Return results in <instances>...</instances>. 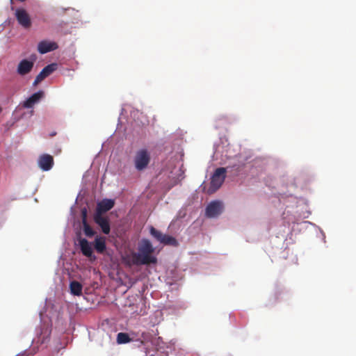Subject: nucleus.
<instances>
[{
  "label": "nucleus",
  "instance_id": "1",
  "mask_svg": "<svg viewBox=\"0 0 356 356\" xmlns=\"http://www.w3.org/2000/svg\"><path fill=\"white\" fill-rule=\"evenodd\" d=\"M138 253L133 255V262L136 265L156 264L157 259L152 255L154 248L148 239H143L138 248Z\"/></svg>",
  "mask_w": 356,
  "mask_h": 356
},
{
  "label": "nucleus",
  "instance_id": "4",
  "mask_svg": "<svg viewBox=\"0 0 356 356\" xmlns=\"http://www.w3.org/2000/svg\"><path fill=\"white\" fill-rule=\"evenodd\" d=\"M150 234L158 241H159L161 243L163 244L164 245H170L173 247H177L179 245L178 241L177 239L171 236L163 234L159 230H157L154 227H150L149 229Z\"/></svg>",
  "mask_w": 356,
  "mask_h": 356
},
{
  "label": "nucleus",
  "instance_id": "19",
  "mask_svg": "<svg viewBox=\"0 0 356 356\" xmlns=\"http://www.w3.org/2000/svg\"><path fill=\"white\" fill-rule=\"evenodd\" d=\"M1 112V108L0 107V113Z\"/></svg>",
  "mask_w": 356,
  "mask_h": 356
},
{
  "label": "nucleus",
  "instance_id": "13",
  "mask_svg": "<svg viewBox=\"0 0 356 356\" xmlns=\"http://www.w3.org/2000/svg\"><path fill=\"white\" fill-rule=\"evenodd\" d=\"M57 48V44L55 42H49L47 41H42L38 44V50L40 54H46L53 51Z\"/></svg>",
  "mask_w": 356,
  "mask_h": 356
},
{
  "label": "nucleus",
  "instance_id": "17",
  "mask_svg": "<svg viewBox=\"0 0 356 356\" xmlns=\"http://www.w3.org/2000/svg\"><path fill=\"white\" fill-rule=\"evenodd\" d=\"M131 341L129 334L124 332H120L117 335V342L119 344L127 343Z\"/></svg>",
  "mask_w": 356,
  "mask_h": 356
},
{
  "label": "nucleus",
  "instance_id": "16",
  "mask_svg": "<svg viewBox=\"0 0 356 356\" xmlns=\"http://www.w3.org/2000/svg\"><path fill=\"white\" fill-rule=\"evenodd\" d=\"M106 242L104 238L97 237L95 241V248L99 253H103L106 250Z\"/></svg>",
  "mask_w": 356,
  "mask_h": 356
},
{
  "label": "nucleus",
  "instance_id": "2",
  "mask_svg": "<svg viewBox=\"0 0 356 356\" xmlns=\"http://www.w3.org/2000/svg\"><path fill=\"white\" fill-rule=\"evenodd\" d=\"M151 161L149 152L147 149H140L138 150L134 158L135 168L138 171H143L147 167Z\"/></svg>",
  "mask_w": 356,
  "mask_h": 356
},
{
  "label": "nucleus",
  "instance_id": "9",
  "mask_svg": "<svg viewBox=\"0 0 356 356\" xmlns=\"http://www.w3.org/2000/svg\"><path fill=\"white\" fill-rule=\"evenodd\" d=\"M35 60V58L33 60H22L17 65V72L21 76L29 74L33 67Z\"/></svg>",
  "mask_w": 356,
  "mask_h": 356
},
{
  "label": "nucleus",
  "instance_id": "5",
  "mask_svg": "<svg viewBox=\"0 0 356 356\" xmlns=\"http://www.w3.org/2000/svg\"><path fill=\"white\" fill-rule=\"evenodd\" d=\"M223 211V205L220 201H212L207 207L205 214L208 218H216Z\"/></svg>",
  "mask_w": 356,
  "mask_h": 356
},
{
  "label": "nucleus",
  "instance_id": "12",
  "mask_svg": "<svg viewBox=\"0 0 356 356\" xmlns=\"http://www.w3.org/2000/svg\"><path fill=\"white\" fill-rule=\"evenodd\" d=\"M43 95L44 92L41 90L33 94L26 101L24 102L23 107L26 108H32L35 104L38 103L40 100Z\"/></svg>",
  "mask_w": 356,
  "mask_h": 356
},
{
  "label": "nucleus",
  "instance_id": "14",
  "mask_svg": "<svg viewBox=\"0 0 356 356\" xmlns=\"http://www.w3.org/2000/svg\"><path fill=\"white\" fill-rule=\"evenodd\" d=\"M113 206L114 201L113 200L106 199L98 204V209L101 211L106 212L111 209Z\"/></svg>",
  "mask_w": 356,
  "mask_h": 356
},
{
  "label": "nucleus",
  "instance_id": "6",
  "mask_svg": "<svg viewBox=\"0 0 356 356\" xmlns=\"http://www.w3.org/2000/svg\"><path fill=\"white\" fill-rule=\"evenodd\" d=\"M54 163L53 156L48 154H43L40 155L38 159V166L43 171L50 170L52 168Z\"/></svg>",
  "mask_w": 356,
  "mask_h": 356
},
{
  "label": "nucleus",
  "instance_id": "18",
  "mask_svg": "<svg viewBox=\"0 0 356 356\" xmlns=\"http://www.w3.org/2000/svg\"><path fill=\"white\" fill-rule=\"evenodd\" d=\"M83 232L84 234L88 236L92 237L95 235V232L92 229V227L87 223L86 218L84 217L83 219Z\"/></svg>",
  "mask_w": 356,
  "mask_h": 356
},
{
  "label": "nucleus",
  "instance_id": "11",
  "mask_svg": "<svg viewBox=\"0 0 356 356\" xmlns=\"http://www.w3.org/2000/svg\"><path fill=\"white\" fill-rule=\"evenodd\" d=\"M95 222L101 227L104 234H108L110 233V224L106 217L98 213L95 216Z\"/></svg>",
  "mask_w": 356,
  "mask_h": 356
},
{
  "label": "nucleus",
  "instance_id": "7",
  "mask_svg": "<svg viewBox=\"0 0 356 356\" xmlns=\"http://www.w3.org/2000/svg\"><path fill=\"white\" fill-rule=\"evenodd\" d=\"M57 68V64L51 63L46 67H44L42 71L37 75L35 79L33 82V85L36 86L42 81H43L46 77L49 76L51 73H53Z\"/></svg>",
  "mask_w": 356,
  "mask_h": 356
},
{
  "label": "nucleus",
  "instance_id": "3",
  "mask_svg": "<svg viewBox=\"0 0 356 356\" xmlns=\"http://www.w3.org/2000/svg\"><path fill=\"white\" fill-rule=\"evenodd\" d=\"M226 168H217L211 178L210 186L208 189V193L212 194L220 188L226 177Z\"/></svg>",
  "mask_w": 356,
  "mask_h": 356
},
{
  "label": "nucleus",
  "instance_id": "8",
  "mask_svg": "<svg viewBox=\"0 0 356 356\" xmlns=\"http://www.w3.org/2000/svg\"><path fill=\"white\" fill-rule=\"evenodd\" d=\"M15 17L18 23L24 28L29 29L31 26V18L25 10H17L15 13Z\"/></svg>",
  "mask_w": 356,
  "mask_h": 356
},
{
  "label": "nucleus",
  "instance_id": "15",
  "mask_svg": "<svg viewBox=\"0 0 356 356\" xmlns=\"http://www.w3.org/2000/svg\"><path fill=\"white\" fill-rule=\"evenodd\" d=\"M70 292L74 296H81L82 294V284L77 281H72L70 284Z\"/></svg>",
  "mask_w": 356,
  "mask_h": 356
},
{
  "label": "nucleus",
  "instance_id": "10",
  "mask_svg": "<svg viewBox=\"0 0 356 356\" xmlns=\"http://www.w3.org/2000/svg\"><path fill=\"white\" fill-rule=\"evenodd\" d=\"M79 245L82 254L88 257L90 260H95V256L93 254L92 248L90 243L86 238L79 239Z\"/></svg>",
  "mask_w": 356,
  "mask_h": 356
}]
</instances>
